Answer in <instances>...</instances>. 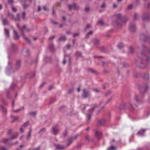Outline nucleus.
Wrapping results in <instances>:
<instances>
[{"instance_id":"1","label":"nucleus","mask_w":150,"mask_h":150,"mask_svg":"<svg viewBox=\"0 0 150 150\" xmlns=\"http://www.w3.org/2000/svg\"><path fill=\"white\" fill-rule=\"evenodd\" d=\"M140 103V101L138 96L135 95L131 103H127V106L131 111H133L134 110V108L131 103L134 104L136 106H137Z\"/></svg>"},{"instance_id":"2","label":"nucleus","mask_w":150,"mask_h":150,"mask_svg":"<svg viewBox=\"0 0 150 150\" xmlns=\"http://www.w3.org/2000/svg\"><path fill=\"white\" fill-rule=\"evenodd\" d=\"M116 17L119 20V21L120 23H117L116 25L118 27L125 25L126 23V19L125 17L124 16H122L120 14H118L116 15Z\"/></svg>"},{"instance_id":"3","label":"nucleus","mask_w":150,"mask_h":150,"mask_svg":"<svg viewBox=\"0 0 150 150\" xmlns=\"http://www.w3.org/2000/svg\"><path fill=\"white\" fill-rule=\"evenodd\" d=\"M17 27H18L20 31L21 32V34L23 36V38L28 42L30 43V40L27 37H26L25 36L24 34L23 33V31L24 30H26L27 31H29L30 30V29H27L26 27V26L25 25H23V28H21L20 27L19 25L18 24H17Z\"/></svg>"},{"instance_id":"4","label":"nucleus","mask_w":150,"mask_h":150,"mask_svg":"<svg viewBox=\"0 0 150 150\" xmlns=\"http://www.w3.org/2000/svg\"><path fill=\"white\" fill-rule=\"evenodd\" d=\"M97 106V105H95L93 108L90 109L88 110V114L87 115V121H88L91 118V113L93 112L94 109L95 107Z\"/></svg>"},{"instance_id":"5","label":"nucleus","mask_w":150,"mask_h":150,"mask_svg":"<svg viewBox=\"0 0 150 150\" xmlns=\"http://www.w3.org/2000/svg\"><path fill=\"white\" fill-rule=\"evenodd\" d=\"M83 93L82 96L84 98H86L89 96L90 94L89 91L85 89H83Z\"/></svg>"},{"instance_id":"6","label":"nucleus","mask_w":150,"mask_h":150,"mask_svg":"<svg viewBox=\"0 0 150 150\" xmlns=\"http://www.w3.org/2000/svg\"><path fill=\"white\" fill-rule=\"evenodd\" d=\"M18 134L16 133L10 139H4L3 140V142L5 144L7 143L10 139H15L17 137Z\"/></svg>"},{"instance_id":"7","label":"nucleus","mask_w":150,"mask_h":150,"mask_svg":"<svg viewBox=\"0 0 150 150\" xmlns=\"http://www.w3.org/2000/svg\"><path fill=\"white\" fill-rule=\"evenodd\" d=\"M147 129H141L139 130L137 134L139 136H143L144 135L145 132Z\"/></svg>"},{"instance_id":"8","label":"nucleus","mask_w":150,"mask_h":150,"mask_svg":"<svg viewBox=\"0 0 150 150\" xmlns=\"http://www.w3.org/2000/svg\"><path fill=\"white\" fill-rule=\"evenodd\" d=\"M11 28H12L13 29L14 39L15 40H18L19 38V35H18L17 32L15 30L12 26H11Z\"/></svg>"},{"instance_id":"9","label":"nucleus","mask_w":150,"mask_h":150,"mask_svg":"<svg viewBox=\"0 0 150 150\" xmlns=\"http://www.w3.org/2000/svg\"><path fill=\"white\" fill-rule=\"evenodd\" d=\"M8 15L9 16H11L15 21H19L20 20V18H19L20 14L19 13H18L15 17H14L13 15L9 13H8Z\"/></svg>"},{"instance_id":"10","label":"nucleus","mask_w":150,"mask_h":150,"mask_svg":"<svg viewBox=\"0 0 150 150\" xmlns=\"http://www.w3.org/2000/svg\"><path fill=\"white\" fill-rule=\"evenodd\" d=\"M129 30L132 32L134 31L136 29V26L134 23H131L129 28Z\"/></svg>"},{"instance_id":"11","label":"nucleus","mask_w":150,"mask_h":150,"mask_svg":"<svg viewBox=\"0 0 150 150\" xmlns=\"http://www.w3.org/2000/svg\"><path fill=\"white\" fill-rule=\"evenodd\" d=\"M69 8L70 10H71L72 9L78 10L79 9V7L76 4H74L71 6H69Z\"/></svg>"},{"instance_id":"12","label":"nucleus","mask_w":150,"mask_h":150,"mask_svg":"<svg viewBox=\"0 0 150 150\" xmlns=\"http://www.w3.org/2000/svg\"><path fill=\"white\" fill-rule=\"evenodd\" d=\"M52 131L53 134L54 135H56L58 133V130L57 127L56 126H55L52 128Z\"/></svg>"},{"instance_id":"13","label":"nucleus","mask_w":150,"mask_h":150,"mask_svg":"<svg viewBox=\"0 0 150 150\" xmlns=\"http://www.w3.org/2000/svg\"><path fill=\"white\" fill-rule=\"evenodd\" d=\"M4 34L5 36L6 37L8 38L9 37V32L8 30L4 28Z\"/></svg>"},{"instance_id":"14","label":"nucleus","mask_w":150,"mask_h":150,"mask_svg":"<svg viewBox=\"0 0 150 150\" xmlns=\"http://www.w3.org/2000/svg\"><path fill=\"white\" fill-rule=\"evenodd\" d=\"M54 146H56V149H63L65 148V147L63 146L60 145H54Z\"/></svg>"},{"instance_id":"15","label":"nucleus","mask_w":150,"mask_h":150,"mask_svg":"<svg viewBox=\"0 0 150 150\" xmlns=\"http://www.w3.org/2000/svg\"><path fill=\"white\" fill-rule=\"evenodd\" d=\"M75 139V138L74 139L72 137L70 138L67 142V144L68 146L71 144L73 140Z\"/></svg>"},{"instance_id":"16","label":"nucleus","mask_w":150,"mask_h":150,"mask_svg":"<svg viewBox=\"0 0 150 150\" xmlns=\"http://www.w3.org/2000/svg\"><path fill=\"white\" fill-rule=\"evenodd\" d=\"M66 40V37L64 36H61L58 39V41H65Z\"/></svg>"},{"instance_id":"17","label":"nucleus","mask_w":150,"mask_h":150,"mask_svg":"<svg viewBox=\"0 0 150 150\" xmlns=\"http://www.w3.org/2000/svg\"><path fill=\"white\" fill-rule=\"evenodd\" d=\"M29 50L27 49H24L23 50V52L24 53H25V54H24L25 55H28L29 54Z\"/></svg>"},{"instance_id":"18","label":"nucleus","mask_w":150,"mask_h":150,"mask_svg":"<svg viewBox=\"0 0 150 150\" xmlns=\"http://www.w3.org/2000/svg\"><path fill=\"white\" fill-rule=\"evenodd\" d=\"M96 134L98 138L100 139L101 138V132L98 131H96Z\"/></svg>"},{"instance_id":"19","label":"nucleus","mask_w":150,"mask_h":150,"mask_svg":"<svg viewBox=\"0 0 150 150\" xmlns=\"http://www.w3.org/2000/svg\"><path fill=\"white\" fill-rule=\"evenodd\" d=\"M105 123V121L104 120H100L98 122V124L100 125H103Z\"/></svg>"},{"instance_id":"20","label":"nucleus","mask_w":150,"mask_h":150,"mask_svg":"<svg viewBox=\"0 0 150 150\" xmlns=\"http://www.w3.org/2000/svg\"><path fill=\"white\" fill-rule=\"evenodd\" d=\"M3 23L4 25H8V22L6 18H4L2 20Z\"/></svg>"},{"instance_id":"21","label":"nucleus","mask_w":150,"mask_h":150,"mask_svg":"<svg viewBox=\"0 0 150 150\" xmlns=\"http://www.w3.org/2000/svg\"><path fill=\"white\" fill-rule=\"evenodd\" d=\"M140 38L142 40H146V36H145L143 34L140 35Z\"/></svg>"},{"instance_id":"22","label":"nucleus","mask_w":150,"mask_h":150,"mask_svg":"<svg viewBox=\"0 0 150 150\" xmlns=\"http://www.w3.org/2000/svg\"><path fill=\"white\" fill-rule=\"evenodd\" d=\"M67 56L68 57L69 59V63H70V56L69 55H64V58H65V57ZM66 60L65 59V58H64L63 61V64H64L66 63Z\"/></svg>"},{"instance_id":"23","label":"nucleus","mask_w":150,"mask_h":150,"mask_svg":"<svg viewBox=\"0 0 150 150\" xmlns=\"http://www.w3.org/2000/svg\"><path fill=\"white\" fill-rule=\"evenodd\" d=\"M31 132V129H30L29 132V133L27 137V140H29L30 138Z\"/></svg>"},{"instance_id":"24","label":"nucleus","mask_w":150,"mask_h":150,"mask_svg":"<svg viewBox=\"0 0 150 150\" xmlns=\"http://www.w3.org/2000/svg\"><path fill=\"white\" fill-rule=\"evenodd\" d=\"M93 33V32L92 31H91L88 32L86 35L85 37L86 38H88L89 35H92Z\"/></svg>"},{"instance_id":"25","label":"nucleus","mask_w":150,"mask_h":150,"mask_svg":"<svg viewBox=\"0 0 150 150\" xmlns=\"http://www.w3.org/2000/svg\"><path fill=\"white\" fill-rule=\"evenodd\" d=\"M97 24L100 25H104V23L102 20H101L98 22Z\"/></svg>"},{"instance_id":"26","label":"nucleus","mask_w":150,"mask_h":150,"mask_svg":"<svg viewBox=\"0 0 150 150\" xmlns=\"http://www.w3.org/2000/svg\"><path fill=\"white\" fill-rule=\"evenodd\" d=\"M21 62L20 61H18L16 62V67H19L20 66Z\"/></svg>"},{"instance_id":"27","label":"nucleus","mask_w":150,"mask_h":150,"mask_svg":"<svg viewBox=\"0 0 150 150\" xmlns=\"http://www.w3.org/2000/svg\"><path fill=\"white\" fill-rule=\"evenodd\" d=\"M28 124L29 122L28 121H27L26 122L24 123L22 126V127H23L24 128L25 127L28 126Z\"/></svg>"},{"instance_id":"28","label":"nucleus","mask_w":150,"mask_h":150,"mask_svg":"<svg viewBox=\"0 0 150 150\" xmlns=\"http://www.w3.org/2000/svg\"><path fill=\"white\" fill-rule=\"evenodd\" d=\"M116 148L115 147L113 146H110L109 148L107 149V150H110V149L115 150Z\"/></svg>"},{"instance_id":"29","label":"nucleus","mask_w":150,"mask_h":150,"mask_svg":"<svg viewBox=\"0 0 150 150\" xmlns=\"http://www.w3.org/2000/svg\"><path fill=\"white\" fill-rule=\"evenodd\" d=\"M124 46V45L122 43H119L117 46L118 47L120 48L121 49Z\"/></svg>"},{"instance_id":"30","label":"nucleus","mask_w":150,"mask_h":150,"mask_svg":"<svg viewBox=\"0 0 150 150\" xmlns=\"http://www.w3.org/2000/svg\"><path fill=\"white\" fill-rule=\"evenodd\" d=\"M54 45L53 44H51L49 46V48L51 51H53L54 50L53 48Z\"/></svg>"},{"instance_id":"31","label":"nucleus","mask_w":150,"mask_h":150,"mask_svg":"<svg viewBox=\"0 0 150 150\" xmlns=\"http://www.w3.org/2000/svg\"><path fill=\"white\" fill-rule=\"evenodd\" d=\"M99 41V40L98 39H95L93 40V43L95 44L96 45L98 44Z\"/></svg>"},{"instance_id":"32","label":"nucleus","mask_w":150,"mask_h":150,"mask_svg":"<svg viewBox=\"0 0 150 150\" xmlns=\"http://www.w3.org/2000/svg\"><path fill=\"white\" fill-rule=\"evenodd\" d=\"M148 15L147 14H145L144 15L143 17V20H145L147 19H148Z\"/></svg>"},{"instance_id":"33","label":"nucleus","mask_w":150,"mask_h":150,"mask_svg":"<svg viewBox=\"0 0 150 150\" xmlns=\"http://www.w3.org/2000/svg\"><path fill=\"white\" fill-rule=\"evenodd\" d=\"M133 51V49L132 47L131 46L129 47V53L131 54L132 53Z\"/></svg>"},{"instance_id":"34","label":"nucleus","mask_w":150,"mask_h":150,"mask_svg":"<svg viewBox=\"0 0 150 150\" xmlns=\"http://www.w3.org/2000/svg\"><path fill=\"white\" fill-rule=\"evenodd\" d=\"M90 8L89 6H86L85 9H84V11H85L86 12H88L90 10Z\"/></svg>"},{"instance_id":"35","label":"nucleus","mask_w":150,"mask_h":150,"mask_svg":"<svg viewBox=\"0 0 150 150\" xmlns=\"http://www.w3.org/2000/svg\"><path fill=\"white\" fill-rule=\"evenodd\" d=\"M76 55L77 57H78L81 56V52H76Z\"/></svg>"},{"instance_id":"36","label":"nucleus","mask_w":150,"mask_h":150,"mask_svg":"<svg viewBox=\"0 0 150 150\" xmlns=\"http://www.w3.org/2000/svg\"><path fill=\"white\" fill-rule=\"evenodd\" d=\"M91 27V25L90 24H88L85 28L84 30L86 31L87 30L89 29Z\"/></svg>"},{"instance_id":"37","label":"nucleus","mask_w":150,"mask_h":150,"mask_svg":"<svg viewBox=\"0 0 150 150\" xmlns=\"http://www.w3.org/2000/svg\"><path fill=\"white\" fill-rule=\"evenodd\" d=\"M11 117L13 119V120L15 121L16 120H18V117H15L13 115H11Z\"/></svg>"},{"instance_id":"38","label":"nucleus","mask_w":150,"mask_h":150,"mask_svg":"<svg viewBox=\"0 0 150 150\" xmlns=\"http://www.w3.org/2000/svg\"><path fill=\"white\" fill-rule=\"evenodd\" d=\"M138 16V15L137 14L135 13L134 15V20H136L137 19V17Z\"/></svg>"},{"instance_id":"39","label":"nucleus","mask_w":150,"mask_h":150,"mask_svg":"<svg viewBox=\"0 0 150 150\" xmlns=\"http://www.w3.org/2000/svg\"><path fill=\"white\" fill-rule=\"evenodd\" d=\"M26 15V13L25 12H23L22 14V18L23 19H25V16Z\"/></svg>"},{"instance_id":"40","label":"nucleus","mask_w":150,"mask_h":150,"mask_svg":"<svg viewBox=\"0 0 150 150\" xmlns=\"http://www.w3.org/2000/svg\"><path fill=\"white\" fill-rule=\"evenodd\" d=\"M30 114L32 116H35V115L36 114V113L35 112H30Z\"/></svg>"},{"instance_id":"41","label":"nucleus","mask_w":150,"mask_h":150,"mask_svg":"<svg viewBox=\"0 0 150 150\" xmlns=\"http://www.w3.org/2000/svg\"><path fill=\"white\" fill-rule=\"evenodd\" d=\"M11 46L12 49H16L17 47L16 45L13 44H11Z\"/></svg>"},{"instance_id":"42","label":"nucleus","mask_w":150,"mask_h":150,"mask_svg":"<svg viewBox=\"0 0 150 150\" xmlns=\"http://www.w3.org/2000/svg\"><path fill=\"white\" fill-rule=\"evenodd\" d=\"M42 9L45 11H49V9L48 8H46L45 6H43L42 7Z\"/></svg>"},{"instance_id":"43","label":"nucleus","mask_w":150,"mask_h":150,"mask_svg":"<svg viewBox=\"0 0 150 150\" xmlns=\"http://www.w3.org/2000/svg\"><path fill=\"white\" fill-rule=\"evenodd\" d=\"M149 74H147L146 75V76H144L143 77L147 79H149Z\"/></svg>"},{"instance_id":"44","label":"nucleus","mask_w":150,"mask_h":150,"mask_svg":"<svg viewBox=\"0 0 150 150\" xmlns=\"http://www.w3.org/2000/svg\"><path fill=\"white\" fill-rule=\"evenodd\" d=\"M12 10L14 12H16L17 11V9L14 7H12Z\"/></svg>"},{"instance_id":"45","label":"nucleus","mask_w":150,"mask_h":150,"mask_svg":"<svg viewBox=\"0 0 150 150\" xmlns=\"http://www.w3.org/2000/svg\"><path fill=\"white\" fill-rule=\"evenodd\" d=\"M23 8L24 9L26 8L27 7H28L29 6V5H25V4H23Z\"/></svg>"},{"instance_id":"46","label":"nucleus","mask_w":150,"mask_h":150,"mask_svg":"<svg viewBox=\"0 0 150 150\" xmlns=\"http://www.w3.org/2000/svg\"><path fill=\"white\" fill-rule=\"evenodd\" d=\"M79 35V33H75L73 34V37H75L78 36Z\"/></svg>"},{"instance_id":"47","label":"nucleus","mask_w":150,"mask_h":150,"mask_svg":"<svg viewBox=\"0 0 150 150\" xmlns=\"http://www.w3.org/2000/svg\"><path fill=\"white\" fill-rule=\"evenodd\" d=\"M133 7V5L132 4H130L127 7V8L128 9H130L132 8Z\"/></svg>"},{"instance_id":"48","label":"nucleus","mask_w":150,"mask_h":150,"mask_svg":"<svg viewBox=\"0 0 150 150\" xmlns=\"http://www.w3.org/2000/svg\"><path fill=\"white\" fill-rule=\"evenodd\" d=\"M149 89V87L148 86H146L145 88L144 92H146Z\"/></svg>"},{"instance_id":"49","label":"nucleus","mask_w":150,"mask_h":150,"mask_svg":"<svg viewBox=\"0 0 150 150\" xmlns=\"http://www.w3.org/2000/svg\"><path fill=\"white\" fill-rule=\"evenodd\" d=\"M9 3L11 4H12L13 2V0H8Z\"/></svg>"},{"instance_id":"50","label":"nucleus","mask_w":150,"mask_h":150,"mask_svg":"<svg viewBox=\"0 0 150 150\" xmlns=\"http://www.w3.org/2000/svg\"><path fill=\"white\" fill-rule=\"evenodd\" d=\"M112 97H111L110 98L108 99L107 100L106 102V103H108L109 102L112 100Z\"/></svg>"},{"instance_id":"51","label":"nucleus","mask_w":150,"mask_h":150,"mask_svg":"<svg viewBox=\"0 0 150 150\" xmlns=\"http://www.w3.org/2000/svg\"><path fill=\"white\" fill-rule=\"evenodd\" d=\"M0 150H7L4 147H3L2 146H1V147H0Z\"/></svg>"},{"instance_id":"52","label":"nucleus","mask_w":150,"mask_h":150,"mask_svg":"<svg viewBox=\"0 0 150 150\" xmlns=\"http://www.w3.org/2000/svg\"><path fill=\"white\" fill-rule=\"evenodd\" d=\"M105 3H103L101 5L100 7L101 8H105Z\"/></svg>"},{"instance_id":"53","label":"nucleus","mask_w":150,"mask_h":150,"mask_svg":"<svg viewBox=\"0 0 150 150\" xmlns=\"http://www.w3.org/2000/svg\"><path fill=\"white\" fill-rule=\"evenodd\" d=\"M93 91L96 92H99V91L96 88H93Z\"/></svg>"},{"instance_id":"54","label":"nucleus","mask_w":150,"mask_h":150,"mask_svg":"<svg viewBox=\"0 0 150 150\" xmlns=\"http://www.w3.org/2000/svg\"><path fill=\"white\" fill-rule=\"evenodd\" d=\"M23 127H22V126L20 128V131L21 132H24V130L23 129Z\"/></svg>"},{"instance_id":"55","label":"nucleus","mask_w":150,"mask_h":150,"mask_svg":"<svg viewBox=\"0 0 150 150\" xmlns=\"http://www.w3.org/2000/svg\"><path fill=\"white\" fill-rule=\"evenodd\" d=\"M42 8H41V7H40V6H38V11H41V10H42Z\"/></svg>"},{"instance_id":"56","label":"nucleus","mask_w":150,"mask_h":150,"mask_svg":"<svg viewBox=\"0 0 150 150\" xmlns=\"http://www.w3.org/2000/svg\"><path fill=\"white\" fill-rule=\"evenodd\" d=\"M54 38V36H53L49 38V40H53Z\"/></svg>"},{"instance_id":"57","label":"nucleus","mask_w":150,"mask_h":150,"mask_svg":"<svg viewBox=\"0 0 150 150\" xmlns=\"http://www.w3.org/2000/svg\"><path fill=\"white\" fill-rule=\"evenodd\" d=\"M1 107L3 111H4V112H6V109L4 108L3 106H1Z\"/></svg>"},{"instance_id":"58","label":"nucleus","mask_w":150,"mask_h":150,"mask_svg":"<svg viewBox=\"0 0 150 150\" xmlns=\"http://www.w3.org/2000/svg\"><path fill=\"white\" fill-rule=\"evenodd\" d=\"M21 110V109H17L16 110H13V112H17L20 111V110Z\"/></svg>"},{"instance_id":"59","label":"nucleus","mask_w":150,"mask_h":150,"mask_svg":"<svg viewBox=\"0 0 150 150\" xmlns=\"http://www.w3.org/2000/svg\"><path fill=\"white\" fill-rule=\"evenodd\" d=\"M123 66L124 67H126L128 66V64L127 63H124L123 64Z\"/></svg>"},{"instance_id":"60","label":"nucleus","mask_w":150,"mask_h":150,"mask_svg":"<svg viewBox=\"0 0 150 150\" xmlns=\"http://www.w3.org/2000/svg\"><path fill=\"white\" fill-rule=\"evenodd\" d=\"M51 21L52 22L53 24H57L58 23L57 22H54V21H53L52 20Z\"/></svg>"},{"instance_id":"61","label":"nucleus","mask_w":150,"mask_h":150,"mask_svg":"<svg viewBox=\"0 0 150 150\" xmlns=\"http://www.w3.org/2000/svg\"><path fill=\"white\" fill-rule=\"evenodd\" d=\"M15 86V85L13 83V84H12L11 85V88H12V89H13V86Z\"/></svg>"},{"instance_id":"62","label":"nucleus","mask_w":150,"mask_h":150,"mask_svg":"<svg viewBox=\"0 0 150 150\" xmlns=\"http://www.w3.org/2000/svg\"><path fill=\"white\" fill-rule=\"evenodd\" d=\"M73 91V89H70V90H69V91H68V92L69 93H71Z\"/></svg>"},{"instance_id":"63","label":"nucleus","mask_w":150,"mask_h":150,"mask_svg":"<svg viewBox=\"0 0 150 150\" xmlns=\"http://www.w3.org/2000/svg\"><path fill=\"white\" fill-rule=\"evenodd\" d=\"M40 147H38L37 148L33 149V150H39Z\"/></svg>"},{"instance_id":"64","label":"nucleus","mask_w":150,"mask_h":150,"mask_svg":"<svg viewBox=\"0 0 150 150\" xmlns=\"http://www.w3.org/2000/svg\"><path fill=\"white\" fill-rule=\"evenodd\" d=\"M137 150H143V149L142 148L138 147L137 148Z\"/></svg>"}]
</instances>
